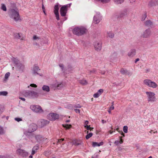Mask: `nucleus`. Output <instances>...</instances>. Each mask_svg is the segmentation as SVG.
I'll use <instances>...</instances> for the list:
<instances>
[{
	"instance_id": "1",
	"label": "nucleus",
	"mask_w": 158,
	"mask_h": 158,
	"mask_svg": "<svg viewBox=\"0 0 158 158\" xmlns=\"http://www.w3.org/2000/svg\"><path fill=\"white\" fill-rule=\"evenodd\" d=\"M87 31V30L84 27H76L73 30V32L74 34L80 35L86 33Z\"/></svg>"
},
{
	"instance_id": "2",
	"label": "nucleus",
	"mask_w": 158,
	"mask_h": 158,
	"mask_svg": "<svg viewBox=\"0 0 158 158\" xmlns=\"http://www.w3.org/2000/svg\"><path fill=\"white\" fill-rule=\"evenodd\" d=\"M10 13L11 17L13 18L15 20L17 21L20 20V16L17 9L16 8L15 9H11L10 10Z\"/></svg>"
},
{
	"instance_id": "3",
	"label": "nucleus",
	"mask_w": 158,
	"mask_h": 158,
	"mask_svg": "<svg viewBox=\"0 0 158 158\" xmlns=\"http://www.w3.org/2000/svg\"><path fill=\"white\" fill-rule=\"evenodd\" d=\"M147 95L148 100V102H153L156 101L155 94L152 92L147 91L146 92Z\"/></svg>"
},
{
	"instance_id": "4",
	"label": "nucleus",
	"mask_w": 158,
	"mask_h": 158,
	"mask_svg": "<svg viewBox=\"0 0 158 158\" xmlns=\"http://www.w3.org/2000/svg\"><path fill=\"white\" fill-rule=\"evenodd\" d=\"M143 83L146 85L153 88H156L157 86V84L155 82L149 79L144 80Z\"/></svg>"
},
{
	"instance_id": "5",
	"label": "nucleus",
	"mask_w": 158,
	"mask_h": 158,
	"mask_svg": "<svg viewBox=\"0 0 158 158\" xmlns=\"http://www.w3.org/2000/svg\"><path fill=\"white\" fill-rule=\"evenodd\" d=\"M59 118V115L53 113H49L48 115V118L50 121H54L58 119Z\"/></svg>"
},
{
	"instance_id": "6",
	"label": "nucleus",
	"mask_w": 158,
	"mask_h": 158,
	"mask_svg": "<svg viewBox=\"0 0 158 158\" xmlns=\"http://www.w3.org/2000/svg\"><path fill=\"white\" fill-rule=\"evenodd\" d=\"M30 108L33 111L36 112L41 113L43 111L41 106L38 105H31L30 106Z\"/></svg>"
},
{
	"instance_id": "7",
	"label": "nucleus",
	"mask_w": 158,
	"mask_h": 158,
	"mask_svg": "<svg viewBox=\"0 0 158 158\" xmlns=\"http://www.w3.org/2000/svg\"><path fill=\"white\" fill-rule=\"evenodd\" d=\"M68 7L67 5H64L61 8L60 12L62 16H65L66 15Z\"/></svg>"
},
{
	"instance_id": "8",
	"label": "nucleus",
	"mask_w": 158,
	"mask_h": 158,
	"mask_svg": "<svg viewBox=\"0 0 158 158\" xmlns=\"http://www.w3.org/2000/svg\"><path fill=\"white\" fill-rule=\"evenodd\" d=\"M151 33V30L150 29L148 28L145 30V31L143 32V33L141 35V36L143 38H147L150 36Z\"/></svg>"
},
{
	"instance_id": "9",
	"label": "nucleus",
	"mask_w": 158,
	"mask_h": 158,
	"mask_svg": "<svg viewBox=\"0 0 158 158\" xmlns=\"http://www.w3.org/2000/svg\"><path fill=\"white\" fill-rule=\"evenodd\" d=\"M16 153L18 155H21L23 156H27L28 155L27 152L25 151L24 150L20 149L17 150L16 151Z\"/></svg>"
},
{
	"instance_id": "10",
	"label": "nucleus",
	"mask_w": 158,
	"mask_h": 158,
	"mask_svg": "<svg viewBox=\"0 0 158 158\" xmlns=\"http://www.w3.org/2000/svg\"><path fill=\"white\" fill-rule=\"evenodd\" d=\"M59 6L58 5H56L54 6V13L56 15V19L58 20L60 19L59 14Z\"/></svg>"
},
{
	"instance_id": "11",
	"label": "nucleus",
	"mask_w": 158,
	"mask_h": 158,
	"mask_svg": "<svg viewBox=\"0 0 158 158\" xmlns=\"http://www.w3.org/2000/svg\"><path fill=\"white\" fill-rule=\"evenodd\" d=\"M35 94V92L34 91H28L26 92L24 94L26 97H32Z\"/></svg>"
},
{
	"instance_id": "12",
	"label": "nucleus",
	"mask_w": 158,
	"mask_h": 158,
	"mask_svg": "<svg viewBox=\"0 0 158 158\" xmlns=\"http://www.w3.org/2000/svg\"><path fill=\"white\" fill-rule=\"evenodd\" d=\"M157 5H158V0H152L148 4L149 7H152Z\"/></svg>"
},
{
	"instance_id": "13",
	"label": "nucleus",
	"mask_w": 158,
	"mask_h": 158,
	"mask_svg": "<svg viewBox=\"0 0 158 158\" xmlns=\"http://www.w3.org/2000/svg\"><path fill=\"white\" fill-rule=\"evenodd\" d=\"M94 47L95 50L99 51L101 48V44L98 42H96L94 44Z\"/></svg>"
},
{
	"instance_id": "14",
	"label": "nucleus",
	"mask_w": 158,
	"mask_h": 158,
	"mask_svg": "<svg viewBox=\"0 0 158 158\" xmlns=\"http://www.w3.org/2000/svg\"><path fill=\"white\" fill-rule=\"evenodd\" d=\"M82 141L81 140L75 139L72 141L73 144L75 146H78L81 144Z\"/></svg>"
},
{
	"instance_id": "15",
	"label": "nucleus",
	"mask_w": 158,
	"mask_h": 158,
	"mask_svg": "<svg viewBox=\"0 0 158 158\" xmlns=\"http://www.w3.org/2000/svg\"><path fill=\"white\" fill-rule=\"evenodd\" d=\"M30 128L31 129V131L32 132L34 131L37 129V125L35 124H32L30 126Z\"/></svg>"
},
{
	"instance_id": "16",
	"label": "nucleus",
	"mask_w": 158,
	"mask_h": 158,
	"mask_svg": "<svg viewBox=\"0 0 158 158\" xmlns=\"http://www.w3.org/2000/svg\"><path fill=\"white\" fill-rule=\"evenodd\" d=\"M100 19L99 16H95L94 18V22L95 24H97L100 22Z\"/></svg>"
},
{
	"instance_id": "17",
	"label": "nucleus",
	"mask_w": 158,
	"mask_h": 158,
	"mask_svg": "<svg viewBox=\"0 0 158 158\" xmlns=\"http://www.w3.org/2000/svg\"><path fill=\"white\" fill-rule=\"evenodd\" d=\"M40 122L42 123L41 127H43L44 125L48 124L49 123V121L44 119L40 120Z\"/></svg>"
},
{
	"instance_id": "18",
	"label": "nucleus",
	"mask_w": 158,
	"mask_h": 158,
	"mask_svg": "<svg viewBox=\"0 0 158 158\" xmlns=\"http://www.w3.org/2000/svg\"><path fill=\"white\" fill-rule=\"evenodd\" d=\"M103 144V143L102 142H100L99 143L96 142H93L92 143V146L94 147L96 146H100L102 145Z\"/></svg>"
},
{
	"instance_id": "19",
	"label": "nucleus",
	"mask_w": 158,
	"mask_h": 158,
	"mask_svg": "<svg viewBox=\"0 0 158 158\" xmlns=\"http://www.w3.org/2000/svg\"><path fill=\"white\" fill-rule=\"evenodd\" d=\"M145 24L146 26L149 27L152 25V23L150 20H148L145 22Z\"/></svg>"
},
{
	"instance_id": "20",
	"label": "nucleus",
	"mask_w": 158,
	"mask_h": 158,
	"mask_svg": "<svg viewBox=\"0 0 158 158\" xmlns=\"http://www.w3.org/2000/svg\"><path fill=\"white\" fill-rule=\"evenodd\" d=\"M42 89L44 90H45L47 92L49 91V88L48 86L44 85L42 87Z\"/></svg>"
},
{
	"instance_id": "21",
	"label": "nucleus",
	"mask_w": 158,
	"mask_h": 158,
	"mask_svg": "<svg viewBox=\"0 0 158 158\" xmlns=\"http://www.w3.org/2000/svg\"><path fill=\"white\" fill-rule=\"evenodd\" d=\"M146 13L145 12H143V15L142 16V17L141 18V20L142 21H144L146 18L147 17V15Z\"/></svg>"
},
{
	"instance_id": "22",
	"label": "nucleus",
	"mask_w": 158,
	"mask_h": 158,
	"mask_svg": "<svg viewBox=\"0 0 158 158\" xmlns=\"http://www.w3.org/2000/svg\"><path fill=\"white\" fill-rule=\"evenodd\" d=\"M63 126L66 128V129H69L71 127L72 125L70 124H65V125H63Z\"/></svg>"
},
{
	"instance_id": "23",
	"label": "nucleus",
	"mask_w": 158,
	"mask_h": 158,
	"mask_svg": "<svg viewBox=\"0 0 158 158\" xmlns=\"http://www.w3.org/2000/svg\"><path fill=\"white\" fill-rule=\"evenodd\" d=\"M79 83L82 85H86L87 83V81L85 80H80Z\"/></svg>"
},
{
	"instance_id": "24",
	"label": "nucleus",
	"mask_w": 158,
	"mask_h": 158,
	"mask_svg": "<svg viewBox=\"0 0 158 158\" xmlns=\"http://www.w3.org/2000/svg\"><path fill=\"white\" fill-rule=\"evenodd\" d=\"M93 135V134L92 133H89L87 134L85 136V138L86 139H88L90 138Z\"/></svg>"
},
{
	"instance_id": "25",
	"label": "nucleus",
	"mask_w": 158,
	"mask_h": 158,
	"mask_svg": "<svg viewBox=\"0 0 158 158\" xmlns=\"http://www.w3.org/2000/svg\"><path fill=\"white\" fill-rule=\"evenodd\" d=\"M1 9L4 11L6 10V6L4 4H2L1 5Z\"/></svg>"
},
{
	"instance_id": "26",
	"label": "nucleus",
	"mask_w": 158,
	"mask_h": 158,
	"mask_svg": "<svg viewBox=\"0 0 158 158\" xmlns=\"http://www.w3.org/2000/svg\"><path fill=\"white\" fill-rule=\"evenodd\" d=\"M123 131L125 133H127L128 131V127L127 126H124L123 127Z\"/></svg>"
},
{
	"instance_id": "27",
	"label": "nucleus",
	"mask_w": 158,
	"mask_h": 158,
	"mask_svg": "<svg viewBox=\"0 0 158 158\" xmlns=\"http://www.w3.org/2000/svg\"><path fill=\"white\" fill-rule=\"evenodd\" d=\"M84 127L87 129V130H91L93 129V128H92L91 127H90V126H85Z\"/></svg>"
},
{
	"instance_id": "28",
	"label": "nucleus",
	"mask_w": 158,
	"mask_h": 158,
	"mask_svg": "<svg viewBox=\"0 0 158 158\" xmlns=\"http://www.w3.org/2000/svg\"><path fill=\"white\" fill-rule=\"evenodd\" d=\"M115 2L117 4H118L119 3H121L122 2H123L124 1V0H114Z\"/></svg>"
},
{
	"instance_id": "29",
	"label": "nucleus",
	"mask_w": 158,
	"mask_h": 158,
	"mask_svg": "<svg viewBox=\"0 0 158 158\" xmlns=\"http://www.w3.org/2000/svg\"><path fill=\"white\" fill-rule=\"evenodd\" d=\"M7 92L6 91H3L0 92V95L6 96L7 94Z\"/></svg>"
},
{
	"instance_id": "30",
	"label": "nucleus",
	"mask_w": 158,
	"mask_h": 158,
	"mask_svg": "<svg viewBox=\"0 0 158 158\" xmlns=\"http://www.w3.org/2000/svg\"><path fill=\"white\" fill-rule=\"evenodd\" d=\"M10 73L9 72H8L5 74V79H7L8 78L10 75Z\"/></svg>"
},
{
	"instance_id": "31",
	"label": "nucleus",
	"mask_w": 158,
	"mask_h": 158,
	"mask_svg": "<svg viewBox=\"0 0 158 158\" xmlns=\"http://www.w3.org/2000/svg\"><path fill=\"white\" fill-rule=\"evenodd\" d=\"M135 50H134L132 51L130 54L129 53L128 54V55L129 56H131V55L133 56L135 55Z\"/></svg>"
},
{
	"instance_id": "32",
	"label": "nucleus",
	"mask_w": 158,
	"mask_h": 158,
	"mask_svg": "<svg viewBox=\"0 0 158 158\" xmlns=\"http://www.w3.org/2000/svg\"><path fill=\"white\" fill-rule=\"evenodd\" d=\"M120 72H121V73L124 74H125L127 72V71L126 70L124 69H121Z\"/></svg>"
},
{
	"instance_id": "33",
	"label": "nucleus",
	"mask_w": 158,
	"mask_h": 158,
	"mask_svg": "<svg viewBox=\"0 0 158 158\" xmlns=\"http://www.w3.org/2000/svg\"><path fill=\"white\" fill-rule=\"evenodd\" d=\"M39 147L38 146L36 145L33 148V149L37 152V150L39 149Z\"/></svg>"
},
{
	"instance_id": "34",
	"label": "nucleus",
	"mask_w": 158,
	"mask_h": 158,
	"mask_svg": "<svg viewBox=\"0 0 158 158\" xmlns=\"http://www.w3.org/2000/svg\"><path fill=\"white\" fill-rule=\"evenodd\" d=\"M64 140V139L63 138L58 139V141L57 143V144H58L59 143H61Z\"/></svg>"
},
{
	"instance_id": "35",
	"label": "nucleus",
	"mask_w": 158,
	"mask_h": 158,
	"mask_svg": "<svg viewBox=\"0 0 158 158\" xmlns=\"http://www.w3.org/2000/svg\"><path fill=\"white\" fill-rule=\"evenodd\" d=\"M99 94L97 92L96 94H94V97L95 98H98L99 96Z\"/></svg>"
},
{
	"instance_id": "36",
	"label": "nucleus",
	"mask_w": 158,
	"mask_h": 158,
	"mask_svg": "<svg viewBox=\"0 0 158 158\" xmlns=\"http://www.w3.org/2000/svg\"><path fill=\"white\" fill-rule=\"evenodd\" d=\"M111 130H110L108 132V133H110V134H112L113 132H115V130H114V131H112V130H113V127H111Z\"/></svg>"
},
{
	"instance_id": "37",
	"label": "nucleus",
	"mask_w": 158,
	"mask_h": 158,
	"mask_svg": "<svg viewBox=\"0 0 158 158\" xmlns=\"http://www.w3.org/2000/svg\"><path fill=\"white\" fill-rule=\"evenodd\" d=\"M103 90L102 89H100L99 90H98V93L99 94V95H101L102 93H103Z\"/></svg>"
},
{
	"instance_id": "38",
	"label": "nucleus",
	"mask_w": 158,
	"mask_h": 158,
	"mask_svg": "<svg viewBox=\"0 0 158 158\" xmlns=\"http://www.w3.org/2000/svg\"><path fill=\"white\" fill-rule=\"evenodd\" d=\"M108 36L111 38H112L114 37V35L111 33H110L108 34Z\"/></svg>"
},
{
	"instance_id": "39",
	"label": "nucleus",
	"mask_w": 158,
	"mask_h": 158,
	"mask_svg": "<svg viewBox=\"0 0 158 158\" xmlns=\"http://www.w3.org/2000/svg\"><path fill=\"white\" fill-rule=\"evenodd\" d=\"M21 34L20 33H18L17 34L18 36H17V37L19 39H21V40H23V39L21 38Z\"/></svg>"
},
{
	"instance_id": "40",
	"label": "nucleus",
	"mask_w": 158,
	"mask_h": 158,
	"mask_svg": "<svg viewBox=\"0 0 158 158\" xmlns=\"http://www.w3.org/2000/svg\"><path fill=\"white\" fill-rule=\"evenodd\" d=\"M3 133V131L2 128L0 126V134H2Z\"/></svg>"
},
{
	"instance_id": "41",
	"label": "nucleus",
	"mask_w": 158,
	"mask_h": 158,
	"mask_svg": "<svg viewBox=\"0 0 158 158\" xmlns=\"http://www.w3.org/2000/svg\"><path fill=\"white\" fill-rule=\"evenodd\" d=\"M30 86L32 87H36L37 86L35 84H32L30 85Z\"/></svg>"
},
{
	"instance_id": "42",
	"label": "nucleus",
	"mask_w": 158,
	"mask_h": 158,
	"mask_svg": "<svg viewBox=\"0 0 158 158\" xmlns=\"http://www.w3.org/2000/svg\"><path fill=\"white\" fill-rule=\"evenodd\" d=\"M15 120L18 122H19L20 121H22V119L20 118H15Z\"/></svg>"
},
{
	"instance_id": "43",
	"label": "nucleus",
	"mask_w": 158,
	"mask_h": 158,
	"mask_svg": "<svg viewBox=\"0 0 158 158\" xmlns=\"http://www.w3.org/2000/svg\"><path fill=\"white\" fill-rule=\"evenodd\" d=\"M118 132L120 133L121 135H123V136H125V134L123 133L122 131H118Z\"/></svg>"
},
{
	"instance_id": "44",
	"label": "nucleus",
	"mask_w": 158,
	"mask_h": 158,
	"mask_svg": "<svg viewBox=\"0 0 158 158\" xmlns=\"http://www.w3.org/2000/svg\"><path fill=\"white\" fill-rule=\"evenodd\" d=\"M120 138V141L119 143H123V141L122 138V137L120 136L119 137Z\"/></svg>"
},
{
	"instance_id": "45",
	"label": "nucleus",
	"mask_w": 158,
	"mask_h": 158,
	"mask_svg": "<svg viewBox=\"0 0 158 158\" xmlns=\"http://www.w3.org/2000/svg\"><path fill=\"white\" fill-rule=\"evenodd\" d=\"M109 109L111 110H113L114 109V107L113 106H111L109 108Z\"/></svg>"
},
{
	"instance_id": "46",
	"label": "nucleus",
	"mask_w": 158,
	"mask_h": 158,
	"mask_svg": "<svg viewBox=\"0 0 158 158\" xmlns=\"http://www.w3.org/2000/svg\"><path fill=\"white\" fill-rule=\"evenodd\" d=\"M42 9L43 10L44 13L45 14L46 13H45V10L44 6L43 5H42Z\"/></svg>"
},
{
	"instance_id": "47",
	"label": "nucleus",
	"mask_w": 158,
	"mask_h": 158,
	"mask_svg": "<svg viewBox=\"0 0 158 158\" xmlns=\"http://www.w3.org/2000/svg\"><path fill=\"white\" fill-rule=\"evenodd\" d=\"M36 152V151L32 149V152L31 154V155H34L35 153Z\"/></svg>"
},
{
	"instance_id": "48",
	"label": "nucleus",
	"mask_w": 158,
	"mask_h": 158,
	"mask_svg": "<svg viewBox=\"0 0 158 158\" xmlns=\"http://www.w3.org/2000/svg\"><path fill=\"white\" fill-rule=\"evenodd\" d=\"M75 111L76 113H80V110L79 109H75Z\"/></svg>"
},
{
	"instance_id": "49",
	"label": "nucleus",
	"mask_w": 158,
	"mask_h": 158,
	"mask_svg": "<svg viewBox=\"0 0 158 158\" xmlns=\"http://www.w3.org/2000/svg\"><path fill=\"white\" fill-rule=\"evenodd\" d=\"M89 123V122L88 121H86L85 123V126H88V124Z\"/></svg>"
},
{
	"instance_id": "50",
	"label": "nucleus",
	"mask_w": 158,
	"mask_h": 158,
	"mask_svg": "<svg viewBox=\"0 0 158 158\" xmlns=\"http://www.w3.org/2000/svg\"><path fill=\"white\" fill-rule=\"evenodd\" d=\"M33 39L34 40H36L37 39H39V38L38 37H37L36 35H34L33 37Z\"/></svg>"
},
{
	"instance_id": "51",
	"label": "nucleus",
	"mask_w": 158,
	"mask_h": 158,
	"mask_svg": "<svg viewBox=\"0 0 158 158\" xmlns=\"http://www.w3.org/2000/svg\"><path fill=\"white\" fill-rule=\"evenodd\" d=\"M19 98L23 101H25V98Z\"/></svg>"
},
{
	"instance_id": "52",
	"label": "nucleus",
	"mask_w": 158,
	"mask_h": 158,
	"mask_svg": "<svg viewBox=\"0 0 158 158\" xmlns=\"http://www.w3.org/2000/svg\"><path fill=\"white\" fill-rule=\"evenodd\" d=\"M111 110H110L109 109L108 110V112H109V114H111Z\"/></svg>"
},
{
	"instance_id": "53",
	"label": "nucleus",
	"mask_w": 158,
	"mask_h": 158,
	"mask_svg": "<svg viewBox=\"0 0 158 158\" xmlns=\"http://www.w3.org/2000/svg\"><path fill=\"white\" fill-rule=\"evenodd\" d=\"M32 155H31L29 157V158H32L33 157H32Z\"/></svg>"
},
{
	"instance_id": "54",
	"label": "nucleus",
	"mask_w": 158,
	"mask_h": 158,
	"mask_svg": "<svg viewBox=\"0 0 158 158\" xmlns=\"http://www.w3.org/2000/svg\"><path fill=\"white\" fill-rule=\"evenodd\" d=\"M119 128L118 127L115 129V130L118 131H119Z\"/></svg>"
},
{
	"instance_id": "55",
	"label": "nucleus",
	"mask_w": 158,
	"mask_h": 158,
	"mask_svg": "<svg viewBox=\"0 0 158 158\" xmlns=\"http://www.w3.org/2000/svg\"><path fill=\"white\" fill-rule=\"evenodd\" d=\"M0 158H5V157L0 156Z\"/></svg>"
},
{
	"instance_id": "56",
	"label": "nucleus",
	"mask_w": 158,
	"mask_h": 158,
	"mask_svg": "<svg viewBox=\"0 0 158 158\" xmlns=\"http://www.w3.org/2000/svg\"><path fill=\"white\" fill-rule=\"evenodd\" d=\"M138 61V58H137L136 59L135 63H136L137 61Z\"/></svg>"
},
{
	"instance_id": "57",
	"label": "nucleus",
	"mask_w": 158,
	"mask_h": 158,
	"mask_svg": "<svg viewBox=\"0 0 158 158\" xmlns=\"http://www.w3.org/2000/svg\"><path fill=\"white\" fill-rule=\"evenodd\" d=\"M87 130H85V132H86L87 133H88V131H87Z\"/></svg>"
},
{
	"instance_id": "58",
	"label": "nucleus",
	"mask_w": 158,
	"mask_h": 158,
	"mask_svg": "<svg viewBox=\"0 0 158 158\" xmlns=\"http://www.w3.org/2000/svg\"><path fill=\"white\" fill-rule=\"evenodd\" d=\"M111 106H114V102H112V105Z\"/></svg>"
},
{
	"instance_id": "59",
	"label": "nucleus",
	"mask_w": 158,
	"mask_h": 158,
	"mask_svg": "<svg viewBox=\"0 0 158 158\" xmlns=\"http://www.w3.org/2000/svg\"><path fill=\"white\" fill-rule=\"evenodd\" d=\"M148 158H152V157L151 156H150Z\"/></svg>"
},
{
	"instance_id": "60",
	"label": "nucleus",
	"mask_w": 158,
	"mask_h": 158,
	"mask_svg": "<svg viewBox=\"0 0 158 158\" xmlns=\"http://www.w3.org/2000/svg\"><path fill=\"white\" fill-rule=\"evenodd\" d=\"M69 122V120H67L66 121V122Z\"/></svg>"
},
{
	"instance_id": "61",
	"label": "nucleus",
	"mask_w": 158,
	"mask_h": 158,
	"mask_svg": "<svg viewBox=\"0 0 158 158\" xmlns=\"http://www.w3.org/2000/svg\"><path fill=\"white\" fill-rule=\"evenodd\" d=\"M150 131V132L151 133V132L152 131Z\"/></svg>"
},
{
	"instance_id": "62",
	"label": "nucleus",
	"mask_w": 158,
	"mask_h": 158,
	"mask_svg": "<svg viewBox=\"0 0 158 158\" xmlns=\"http://www.w3.org/2000/svg\"><path fill=\"white\" fill-rule=\"evenodd\" d=\"M55 158L54 157V158Z\"/></svg>"
}]
</instances>
